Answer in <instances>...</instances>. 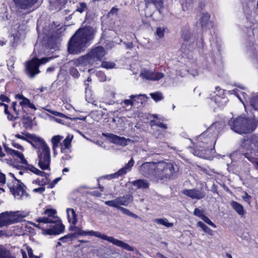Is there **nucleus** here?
Wrapping results in <instances>:
<instances>
[{
  "label": "nucleus",
  "mask_w": 258,
  "mask_h": 258,
  "mask_svg": "<svg viewBox=\"0 0 258 258\" xmlns=\"http://www.w3.org/2000/svg\"><path fill=\"white\" fill-rule=\"evenodd\" d=\"M139 172L144 177L158 182L170 179L175 169L173 165L170 162H146L140 166Z\"/></svg>",
  "instance_id": "f257e3e1"
},
{
  "label": "nucleus",
  "mask_w": 258,
  "mask_h": 258,
  "mask_svg": "<svg viewBox=\"0 0 258 258\" xmlns=\"http://www.w3.org/2000/svg\"><path fill=\"white\" fill-rule=\"evenodd\" d=\"M56 212L54 209H46L43 213L44 216L36 219L37 224L35 226L41 229L44 235H56L63 231L64 226L56 215Z\"/></svg>",
  "instance_id": "f03ea898"
},
{
  "label": "nucleus",
  "mask_w": 258,
  "mask_h": 258,
  "mask_svg": "<svg viewBox=\"0 0 258 258\" xmlns=\"http://www.w3.org/2000/svg\"><path fill=\"white\" fill-rule=\"evenodd\" d=\"M93 30L90 27L79 29L71 37L68 43V51L78 54L84 51L87 43L92 39Z\"/></svg>",
  "instance_id": "7ed1b4c3"
},
{
  "label": "nucleus",
  "mask_w": 258,
  "mask_h": 258,
  "mask_svg": "<svg viewBox=\"0 0 258 258\" xmlns=\"http://www.w3.org/2000/svg\"><path fill=\"white\" fill-rule=\"evenodd\" d=\"M231 129L240 134H247L253 132L257 126V123L253 118L247 119L240 116L228 122Z\"/></svg>",
  "instance_id": "20e7f679"
},
{
  "label": "nucleus",
  "mask_w": 258,
  "mask_h": 258,
  "mask_svg": "<svg viewBox=\"0 0 258 258\" xmlns=\"http://www.w3.org/2000/svg\"><path fill=\"white\" fill-rule=\"evenodd\" d=\"M105 53V51L102 47L98 46L92 49L87 55L80 57L75 61V63L77 65L85 66L97 64V61L100 60Z\"/></svg>",
  "instance_id": "39448f33"
},
{
  "label": "nucleus",
  "mask_w": 258,
  "mask_h": 258,
  "mask_svg": "<svg viewBox=\"0 0 258 258\" xmlns=\"http://www.w3.org/2000/svg\"><path fill=\"white\" fill-rule=\"evenodd\" d=\"M28 215L26 212L10 211L0 214V228L18 223Z\"/></svg>",
  "instance_id": "423d86ee"
},
{
  "label": "nucleus",
  "mask_w": 258,
  "mask_h": 258,
  "mask_svg": "<svg viewBox=\"0 0 258 258\" xmlns=\"http://www.w3.org/2000/svg\"><path fill=\"white\" fill-rule=\"evenodd\" d=\"M86 235L95 236L102 240H106L116 246L122 247L128 251H133L134 250V248L132 246L123 241L115 239L112 236H108L99 231H95L92 230L87 231Z\"/></svg>",
  "instance_id": "0eeeda50"
},
{
  "label": "nucleus",
  "mask_w": 258,
  "mask_h": 258,
  "mask_svg": "<svg viewBox=\"0 0 258 258\" xmlns=\"http://www.w3.org/2000/svg\"><path fill=\"white\" fill-rule=\"evenodd\" d=\"M51 58L47 57H44L40 59L34 58L27 61L25 65L27 74L31 78H33L36 75L40 73L38 69L39 66L41 64H44L47 62Z\"/></svg>",
  "instance_id": "6e6552de"
},
{
  "label": "nucleus",
  "mask_w": 258,
  "mask_h": 258,
  "mask_svg": "<svg viewBox=\"0 0 258 258\" xmlns=\"http://www.w3.org/2000/svg\"><path fill=\"white\" fill-rule=\"evenodd\" d=\"M133 197L129 195H126L122 197H118L115 199L105 202V204L117 209L121 208V206H127L132 202Z\"/></svg>",
  "instance_id": "1a4fd4ad"
},
{
  "label": "nucleus",
  "mask_w": 258,
  "mask_h": 258,
  "mask_svg": "<svg viewBox=\"0 0 258 258\" xmlns=\"http://www.w3.org/2000/svg\"><path fill=\"white\" fill-rule=\"evenodd\" d=\"M73 138V136L68 135L61 144L60 153L63 154L62 159L63 160H68L72 158L71 155L72 147V141Z\"/></svg>",
  "instance_id": "9d476101"
},
{
  "label": "nucleus",
  "mask_w": 258,
  "mask_h": 258,
  "mask_svg": "<svg viewBox=\"0 0 258 258\" xmlns=\"http://www.w3.org/2000/svg\"><path fill=\"white\" fill-rule=\"evenodd\" d=\"M34 140L32 146L33 148L38 150L37 151V155L50 153V148L43 138L37 136Z\"/></svg>",
  "instance_id": "9b49d317"
},
{
  "label": "nucleus",
  "mask_w": 258,
  "mask_h": 258,
  "mask_svg": "<svg viewBox=\"0 0 258 258\" xmlns=\"http://www.w3.org/2000/svg\"><path fill=\"white\" fill-rule=\"evenodd\" d=\"M211 98L220 107L223 106L227 102V99L224 96V90L219 87L215 88V91Z\"/></svg>",
  "instance_id": "f8f14e48"
},
{
  "label": "nucleus",
  "mask_w": 258,
  "mask_h": 258,
  "mask_svg": "<svg viewBox=\"0 0 258 258\" xmlns=\"http://www.w3.org/2000/svg\"><path fill=\"white\" fill-rule=\"evenodd\" d=\"M25 188L26 187L23 183L20 182L19 180H16L13 186L11 187V190L15 197L19 199L27 195Z\"/></svg>",
  "instance_id": "ddd939ff"
},
{
  "label": "nucleus",
  "mask_w": 258,
  "mask_h": 258,
  "mask_svg": "<svg viewBox=\"0 0 258 258\" xmlns=\"http://www.w3.org/2000/svg\"><path fill=\"white\" fill-rule=\"evenodd\" d=\"M181 192L192 199L200 200L205 198L206 196L205 192L202 189H198L193 188L191 189H184Z\"/></svg>",
  "instance_id": "4468645a"
},
{
  "label": "nucleus",
  "mask_w": 258,
  "mask_h": 258,
  "mask_svg": "<svg viewBox=\"0 0 258 258\" xmlns=\"http://www.w3.org/2000/svg\"><path fill=\"white\" fill-rule=\"evenodd\" d=\"M103 136L110 142L122 146H126L128 142L131 141L129 139L120 137L113 134H103Z\"/></svg>",
  "instance_id": "2eb2a0df"
},
{
  "label": "nucleus",
  "mask_w": 258,
  "mask_h": 258,
  "mask_svg": "<svg viewBox=\"0 0 258 258\" xmlns=\"http://www.w3.org/2000/svg\"><path fill=\"white\" fill-rule=\"evenodd\" d=\"M38 155V165L42 170H50L51 155L50 154Z\"/></svg>",
  "instance_id": "dca6fc26"
},
{
  "label": "nucleus",
  "mask_w": 258,
  "mask_h": 258,
  "mask_svg": "<svg viewBox=\"0 0 258 258\" xmlns=\"http://www.w3.org/2000/svg\"><path fill=\"white\" fill-rule=\"evenodd\" d=\"M15 99L17 101L16 102H18L19 106L21 107L23 110L26 107H29L35 110H36V108L34 104L31 103L30 100L24 97L23 95L20 94L16 95ZM17 106L18 105H17Z\"/></svg>",
  "instance_id": "f3484780"
},
{
  "label": "nucleus",
  "mask_w": 258,
  "mask_h": 258,
  "mask_svg": "<svg viewBox=\"0 0 258 258\" xmlns=\"http://www.w3.org/2000/svg\"><path fill=\"white\" fill-rule=\"evenodd\" d=\"M5 150L8 155L12 156L14 158H15L19 162L23 164H27V162L25 159L23 154L21 152L12 149L6 146H5Z\"/></svg>",
  "instance_id": "a211bd4d"
},
{
  "label": "nucleus",
  "mask_w": 258,
  "mask_h": 258,
  "mask_svg": "<svg viewBox=\"0 0 258 258\" xmlns=\"http://www.w3.org/2000/svg\"><path fill=\"white\" fill-rule=\"evenodd\" d=\"M4 105L5 106V113L7 115L8 119L10 120H15L19 117L20 114V109H17V102H13L12 103V108L13 111L16 115V116H14L8 111L9 106L4 103L0 102V106Z\"/></svg>",
  "instance_id": "6ab92c4d"
},
{
  "label": "nucleus",
  "mask_w": 258,
  "mask_h": 258,
  "mask_svg": "<svg viewBox=\"0 0 258 258\" xmlns=\"http://www.w3.org/2000/svg\"><path fill=\"white\" fill-rule=\"evenodd\" d=\"M242 146L247 150H258V139L256 138L245 140L243 142Z\"/></svg>",
  "instance_id": "aec40b11"
},
{
  "label": "nucleus",
  "mask_w": 258,
  "mask_h": 258,
  "mask_svg": "<svg viewBox=\"0 0 258 258\" xmlns=\"http://www.w3.org/2000/svg\"><path fill=\"white\" fill-rule=\"evenodd\" d=\"M140 96L146 97L145 94H139V95H132L130 96V99H125L121 103V104H123V107H126L127 106H132L135 105L136 99H139Z\"/></svg>",
  "instance_id": "412c9836"
},
{
  "label": "nucleus",
  "mask_w": 258,
  "mask_h": 258,
  "mask_svg": "<svg viewBox=\"0 0 258 258\" xmlns=\"http://www.w3.org/2000/svg\"><path fill=\"white\" fill-rule=\"evenodd\" d=\"M67 213L69 223L75 225L78 222V215L75 210L72 208H68Z\"/></svg>",
  "instance_id": "4be33fe9"
},
{
  "label": "nucleus",
  "mask_w": 258,
  "mask_h": 258,
  "mask_svg": "<svg viewBox=\"0 0 258 258\" xmlns=\"http://www.w3.org/2000/svg\"><path fill=\"white\" fill-rule=\"evenodd\" d=\"M15 137L18 139H21L23 141H25L32 145L33 143V140H35L34 139H36L37 135L35 134L27 133L25 134V135L16 134L15 135Z\"/></svg>",
  "instance_id": "5701e85b"
},
{
  "label": "nucleus",
  "mask_w": 258,
  "mask_h": 258,
  "mask_svg": "<svg viewBox=\"0 0 258 258\" xmlns=\"http://www.w3.org/2000/svg\"><path fill=\"white\" fill-rule=\"evenodd\" d=\"M132 185L137 187L138 188H146L148 187L149 183L146 179H138L132 181Z\"/></svg>",
  "instance_id": "b1692460"
},
{
  "label": "nucleus",
  "mask_w": 258,
  "mask_h": 258,
  "mask_svg": "<svg viewBox=\"0 0 258 258\" xmlns=\"http://www.w3.org/2000/svg\"><path fill=\"white\" fill-rule=\"evenodd\" d=\"M16 4L18 5L22 8H26L27 7L35 4L37 0H13Z\"/></svg>",
  "instance_id": "393cba45"
},
{
  "label": "nucleus",
  "mask_w": 258,
  "mask_h": 258,
  "mask_svg": "<svg viewBox=\"0 0 258 258\" xmlns=\"http://www.w3.org/2000/svg\"><path fill=\"white\" fill-rule=\"evenodd\" d=\"M233 93L236 96V97L239 99V100L243 104L245 109H246V105L244 103V101L247 102V96L246 94L243 92L239 91V90L236 89L232 91Z\"/></svg>",
  "instance_id": "a878e982"
},
{
  "label": "nucleus",
  "mask_w": 258,
  "mask_h": 258,
  "mask_svg": "<svg viewBox=\"0 0 258 258\" xmlns=\"http://www.w3.org/2000/svg\"><path fill=\"white\" fill-rule=\"evenodd\" d=\"M63 139V137L60 135H55L53 136L50 142L52 145V147L54 148H58L59 146L61 147V141Z\"/></svg>",
  "instance_id": "bb28decb"
},
{
  "label": "nucleus",
  "mask_w": 258,
  "mask_h": 258,
  "mask_svg": "<svg viewBox=\"0 0 258 258\" xmlns=\"http://www.w3.org/2000/svg\"><path fill=\"white\" fill-rule=\"evenodd\" d=\"M134 164V160L133 158H131V159L128 162V163L125 165V166L122 168L121 169H119V173H121V174L123 175L126 173L127 172L131 170L133 165Z\"/></svg>",
  "instance_id": "cd10ccee"
},
{
  "label": "nucleus",
  "mask_w": 258,
  "mask_h": 258,
  "mask_svg": "<svg viewBox=\"0 0 258 258\" xmlns=\"http://www.w3.org/2000/svg\"><path fill=\"white\" fill-rule=\"evenodd\" d=\"M153 221L157 224L164 226L167 228L171 227L173 226V224L169 222L166 218H157L155 219Z\"/></svg>",
  "instance_id": "c85d7f7f"
},
{
  "label": "nucleus",
  "mask_w": 258,
  "mask_h": 258,
  "mask_svg": "<svg viewBox=\"0 0 258 258\" xmlns=\"http://www.w3.org/2000/svg\"><path fill=\"white\" fill-rule=\"evenodd\" d=\"M231 206L235 210V211L239 215H243L244 214V211L243 206L239 203L232 201L231 203Z\"/></svg>",
  "instance_id": "c756f323"
},
{
  "label": "nucleus",
  "mask_w": 258,
  "mask_h": 258,
  "mask_svg": "<svg viewBox=\"0 0 258 258\" xmlns=\"http://www.w3.org/2000/svg\"><path fill=\"white\" fill-rule=\"evenodd\" d=\"M210 15L208 13H203L200 18V23L203 28L206 27L210 23Z\"/></svg>",
  "instance_id": "7c9ffc66"
},
{
  "label": "nucleus",
  "mask_w": 258,
  "mask_h": 258,
  "mask_svg": "<svg viewBox=\"0 0 258 258\" xmlns=\"http://www.w3.org/2000/svg\"><path fill=\"white\" fill-rule=\"evenodd\" d=\"M146 2V7H148V5L150 4L154 5L157 9L160 11V9L163 7V0H145Z\"/></svg>",
  "instance_id": "2f4dec72"
},
{
  "label": "nucleus",
  "mask_w": 258,
  "mask_h": 258,
  "mask_svg": "<svg viewBox=\"0 0 258 258\" xmlns=\"http://www.w3.org/2000/svg\"><path fill=\"white\" fill-rule=\"evenodd\" d=\"M152 70H149L147 69H142L140 72V76L143 78L148 80H150V78L152 74Z\"/></svg>",
  "instance_id": "473e14b6"
},
{
  "label": "nucleus",
  "mask_w": 258,
  "mask_h": 258,
  "mask_svg": "<svg viewBox=\"0 0 258 258\" xmlns=\"http://www.w3.org/2000/svg\"><path fill=\"white\" fill-rule=\"evenodd\" d=\"M216 126V124H212L206 131V133H203L202 134H201L198 138V141L199 143H200V142L201 141V142H203L202 140L204 138V137L205 136V135L208 133H211L212 131H214ZM199 146L202 147L201 145V144H199Z\"/></svg>",
  "instance_id": "72a5a7b5"
},
{
  "label": "nucleus",
  "mask_w": 258,
  "mask_h": 258,
  "mask_svg": "<svg viewBox=\"0 0 258 258\" xmlns=\"http://www.w3.org/2000/svg\"><path fill=\"white\" fill-rule=\"evenodd\" d=\"M164 76V74L161 72H154L152 71L151 77L150 78L151 81H157L163 78Z\"/></svg>",
  "instance_id": "f704fd0d"
},
{
  "label": "nucleus",
  "mask_w": 258,
  "mask_h": 258,
  "mask_svg": "<svg viewBox=\"0 0 258 258\" xmlns=\"http://www.w3.org/2000/svg\"><path fill=\"white\" fill-rule=\"evenodd\" d=\"M197 225L201 227L205 232L207 233L209 235H213V230L209 228L207 226H206L205 224H204L202 222L199 221L197 223Z\"/></svg>",
  "instance_id": "c9c22d12"
},
{
  "label": "nucleus",
  "mask_w": 258,
  "mask_h": 258,
  "mask_svg": "<svg viewBox=\"0 0 258 258\" xmlns=\"http://www.w3.org/2000/svg\"><path fill=\"white\" fill-rule=\"evenodd\" d=\"M250 106L255 110H258V96H253L249 100Z\"/></svg>",
  "instance_id": "e433bc0d"
},
{
  "label": "nucleus",
  "mask_w": 258,
  "mask_h": 258,
  "mask_svg": "<svg viewBox=\"0 0 258 258\" xmlns=\"http://www.w3.org/2000/svg\"><path fill=\"white\" fill-rule=\"evenodd\" d=\"M76 234H69L64 236L63 237H61L59 239V240L62 242H66L70 240H73L74 238H76Z\"/></svg>",
  "instance_id": "4c0bfd02"
},
{
  "label": "nucleus",
  "mask_w": 258,
  "mask_h": 258,
  "mask_svg": "<svg viewBox=\"0 0 258 258\" xmlns=\"http://www.w3.org/2000/svg\"><path fill=\"white\" fill-rule=\"evenodd\" d=\"M150 95L152 98L156 102L160 101L163 99L162 93L160 92L150 93Z\"/></svg>",
  "instance_id": "58836bf2"
},
{
  "label": "nucleus",
  "mask_w": 258,
  "mask_h": 258,
  "mask_svg": "<svg viewBox=\"0 0 258 258\" xmlns=\"http://www.w3.org/2000/svg\"><path fill=\"white\" fill-rule=\"evenodd\" d=\"M29 170L31 171L32 172L34 173V174L39 175L41 176H44L45 174V172L39 170L38 169L36 168V167L34 166H30L29 167Z\"/></svg>",
  "instance_id": "ea45409f"
},
{
  "label": "nucleus",
  "mask_w": 258,
  "mask_h": 258,
  "mask_svg": "<svg viewBox=\"0 0 258 258\" xmlns=\"http://www.w3.org/2000/svg\"><path fill=\"white\" fill-rule=\"evenodd\" d=\"M115 64L113 62L104 61L102 62L101 67L106 69H111L113 68Z\"/></svg>",
  "instance_id": "a19ab883"
},
{
  "label": "nucleus",
  "mask_w": 258,
  "mask_h": 258,
  "mask_svg": "<svg viewBox=\"0 0 258 258\" xmlns=\"http://www.w3.org/2000/svg\"><path fill=\"white\" fill-rule=\"evenodd\" d=\"M118 210H119L122 213L130 216L132 217H134L135 218H137L138 217V216L133 213H132L131 211H130L128 209L121 207L118 209Z\"/></svg>",
  "instance_id": "79ce46f5"
},
{
  "label": "nucleus",
  "mask_w": 258,
  "mask_h": 258,
  "mask_svg": "<svg viewBox=\"0 0 258 258\" xmlns=\"http://www.w3.org/2000/svg\"><path fill=\"white\" fill-rule=\"evenodd\" d=\"M165 29L164 27H158L156 29V35L159 38L163 37Z\"/></svg>",
  "instance_id": "37998d69"
},
{
  "label": "nucleus",
  "mask_w": 258,
  "mask_h": 258,
  "mask_svg": "<svg viewBox=\"0 0 258 258\" xmlns=\"http://www.w3.org/2000/svg\"><path fill=\"white\" fill-rule=\"evenodd\" d=\"M122 175L121 173H119V170H118L117 172L110 174L109 175H107L105 176V178L107 179H111L112 178H118L119 176Z\"/></svg>",
  "instance_id": "c03bdc74"
},
{
  "label": "nucleus",
  "mask_w": 258,
  "mask_h": 258,
  "mask_svg": "<svg viewBox=\"0 0 258 258\" xmlns=\"http://www.w3.org/2000/svg\"><path fill=\"white\" fill-rule=\"evenodd\" d=\"M87 9V5L85 3H80L79 5L78 6L77 11L82 13Z\"/></svg>",
  "instance_id": "a18cd8bd"
},
{
  "label": "nucleus",
  "mask_w": 258,
  "mask_h": 258,
  "mask_svg": "<svg viewBox=\"0 0 258 258\" xmlns=\"http://www.w3.org/2000/svg\"><path fill=\"white\" fill-rule=\"evenodd\" d=\"M205 222L209 224V225L211 226L212 227L214 228H216V226L214 223H213L211 220L207 216H205L204 215L203 216H202L201 218Z\"/></svg>",
  "instance_id": "49530a36"
},
{
  "label": "nucleus",
  "mask_w": 258,
  "mask_h": 258,
  "mask_svg": "<svg viewBox=\"0 0 258 258\" xmlns=\"http://www.w3.org/2000/svg\"><path fill=\"white\" fill-rule=\"evenodd\" d=\"M76 232L74 233V234H76V237L77 236V235H81V236H86V235L87 231H84V230H82L78 227H76Z\"/></svg>",
  "instance_id": "de8ad7c7"
},
{
  "label": "nucleus",
  "mask_w": 258,
  "mask_h": 258,
  "mask_svg": "<svg viewBox=\"0 0 258 258\" xmlns=\"http://www.w3.org/2000/svg\"><path fill=\"white\" fill-rule=\"evenodd\" d=\"M70 74L74 78H78L80 75L78 71L74 68L70 69Z\"/></svg>",
  "instance_id": "09e8293b"
},
{
  "label": "nucleus",
  "mask_w": 258,
  "mask_h": 258,
  "mask_svg": "<svg viewBox=\"0 0 258 258\" xmlns=\"http://www.w3.org/2000/svg\"><path fill=\"white\" fill-rule=\"evenodd\" d=\"M181 36L184 41H187L190 37V33L188 31H186L183 32Z\"/></svg>",
  "instance_id": "8fccbe9b"
},
{
  "label": "nucleus",
  "mask_w": 258,
  "mask_h": 258,
  "mask_svg": "<svg viewBox=\"0 0 258 258\" xmlns=\"http://www.w3.org/2000/svg\"><path fill=\"white\" fill-rule=\"evenodd\" d=\"M12 145L14 147L19 149L21 151H24L23 147L19 143L16 142L15 140L12 141Z\"/></svg>",
  "instance_id": "3c124183"
},
{
  "label": "nucleus",
  "mask_w": 258,
  "mask_h": 258,
  "mask_svg": "<svg viewBox=\"0 0 258 258\" xmlns=\"http://www.w3.org/2000/svg\"><path fill=\"white\" fill-rule=\"evenodd\" d=\"M151 122L153 123L154 124V125H157L160 127H161V128H163L164 129L167 128L166 125L165 124H163V123L161 122L160 121H156L155 120H153L151 121Z\"/></svg>",
  "instance_id": "603ef678"
},
{
  "label": "nucleus",
  "mask_w": 258,
  "mask_h": 258,
  "mask_svg": "<svg viewBox=\"0 0 258 258\" xmlns=\"http://www.w3.org/2000/svg\"><path fill=\"white\" fill-rule=\"evenodd\" d=\"M0 258H13L10 254L2 249H0Z\"/></svg>",
  "instance_id": "864d4df0"
},
{
  "label": "nucleus",
  "mask_w": 258,
  "mask_h": 258,
  "mask_svg": "<svg viewBox=\"0 0 258 258\" xmlns=\"http://www.w3.org/2000/svg\"><path fill=\"white\" fill-rule=\"evenodd\" d=\"M46 110L48 112H50V113H51L55 116H59L60 117H65V115L63 113H61L60 112H58L57 111L52 110L50 109H46Z\"/></svg>",
  "instance_id": "5fc2aeb1"
},
{
  "label": "nucleus",
  "mask_w": 258,
  "mask_h": 258,
  "mask_svg": "<svg viewBox=\"0 0 258 258\" xmlns=\"http://www.w3.org/2000/svg\"><path fill=\"white\" fill-rule=\"evenodd\" d=\"M194 214L196 216H197L200 217L201 218H202V216H204L203 211L198 208H196L195 209Z\"/></svg>",
  "instance_id": "6e6d98bb"
},
{
  "label": "nucleus",
  "mask_w": 258,
  "mask_h": 258,
  "mask_svg": "<svg viewBox=\"0 0 258 258\" xmlns=\"http://www.w3.org/2000/svg\"><path fill=\"white\" fill-rule=\"evenodd\" d=\"M27 249L29 258H39L38 257L33 255V251L31 248H27Z\"/></svg>",
  "instance_id": "4d7b16f0"
},
{
  "label": "nucleus",
  "mask_w": 258,
  "mask_h": 258,
  "mask_svg": "<svg viewBox=\"0 0 258 258\" xmlns=\"http://www.w3.org/2000/svg\"><path fill=\"white\" fill-rule=\"evenodd\" d=\"M45 190V187L43 186H41L38 188H34L33 189V191L35 192H39L40 194L43 192Z\"/></svg>",
  "instance_id": "13d9d810"
},
{
  "label": "nucleus",
  "mask_w": 258,
  "mask_h": 258,
  "mask_svg": "<svg viewBox=\"0 0 258 258\" xmlns=\"http://www.w3.org/2000/svg\"><path fill=\"white\" fill-rule=\"evenodd\" d=\"M0 100L3 102H9L10 101L9 98L4 95H1L0 96Z\"/></svg>",
  "instance_id": "bf43d9fd"
},
{
  "label": "nucleus",
  "mask_w": 258,
  "mask_h": 258,
  "mask_svg": "<svg viewBox=\"0 0 258 258\" xmlns=\"http://www.w3.org/2000/svg\"><path fill=\"white\" fill-rule=\"evenodd\" d=\"M6 182V176L4 174L0 172V183H5Z\"/></svg>",
  "instance_id": "052dcab7"
},
{
  "label": "nucleus",
  "mask_w": 258,
  "mask_h": 258,
  "mask_svg": "<svg viewBox=\"0 0 258 258\" xmlns=\"http://www.w3.org/2000/svg\"><path fill=\"white\" fill-rule=\"evenodd\" d=\"M100 76H101V78H100V80L101 81H106V76L104 75V74H103L102 73H98L97 74V76L98 77H100Z\"/></svg>",
  "instance_id": "680f3d73"
},
{
  "label": "nucleus",
  "mask_w": 258,
  "mask_h": 258,
  "mask_svg": "<svg viewBox=\"0 0 258 258\" xmlns=\"http://www.w3.org/2000/svg\"><path fill=\"white\" fill-rule=\"evenodd\" d=\"M127 48H132L133 47V44L132 42L125 43H124Z\"/></svg>",
  "instance_id": "e2e57ef3"
},
{
  "label": "nucleus",
  "mask_w": 258,
  "mask_h": 258,
  "mask_svg": "<svg viewBox=\"0 0 258 258\" xmlns=\"http://www.w3.org/2000/svg\"><path fill=\"white\" fill-rule=\"evenodd\" d=\"M6 235V233L5 230H0V237Z\"/></svg>",
  "instance_id": "0e129e2a"
},
{
  "label": "nucleus",
  "mask_w": 258,
  "mask_h": 258,
  "mask_svg": "<svg viewBox=\"0 0 258 258\" xmlns=\"http://www.w3.org/2000/svg\"><path fill=\"white\" fill-rule=\"evenodd\" d=\"M21 252L22 254L23 258H27L26 252L25 251L22 250Z\"/></svg>",
  "instance_id": "69168bd1"
},
{
  "label": "nucleus",
  "mask_w": 258,
  "mask_h": 258,
  "mask_svg": "<svg viewBox=\"0 0 258 258\" xmlns=\"http://www.w3.org/2000/svg\"><path fill=\"white\" fill-rule=\"evenodd\" d=\"M54 71V68L53 67H49L47 68L46 72L47 73L52 72Z\"/></svg>",
  "instance_id": "338daca9"
},
{
  "label": "nucleus",
  "mask_w": 258,
  "mask_h": 258,
  "mask_svg": "<svg viewBox=\"0 0 258 258\" xmlns=\"http://www.w3.org/2000/svg\"><path fill=\"white\" fill-rule=\"evenodd\" d=\"M157 255H158V257H159V258H167L166 256H165L161 253H158Z\"/></svg>",
  "instance_id": "774afa93"
}]
</instances>
